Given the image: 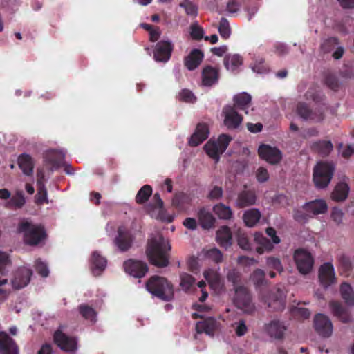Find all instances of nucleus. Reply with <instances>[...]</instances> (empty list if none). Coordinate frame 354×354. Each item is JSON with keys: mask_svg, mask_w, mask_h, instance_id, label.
Returning <instances> with one entry per match:
<instances>
[{"mask_svg": "<svg viewBox=\"0 0 354 354\" xmlns=\"http://www.w3.org/2000/svg\"><path fill=\"white\" fill-rule=\"evenodd\" d=\"M266 273L261 269H256L251 275V280L257 288H261L267 286Z\"/></svg>", "mask_w": 354, "mask_h": 354, "instance_id": "nucleus-42", "label": "nucleus"}, {"mask_svg": "<svg viewBox=\"0 0 354 354\" xmlns=\"http://www.w3.org/2000/svg\"><path fill=\"white\" fill-rule=\"evenodd\" d=\"M37 193L35 196V203L37 205H43L44 203H48L47 197V189L45 185L41 187H37Z\"/></svg>", "mask_w": 354, "mask_h": 354, "instance_id": "nucleus-51", "label": "nucleus"}, {"mask_svg": "<svg viewBox=\"0 0 354 354\" xmlns=\"http://www.w3.org/2000/svg\"><path fill=\"white\" fill-rule=\"evenodd\" d=\"M171 250L169 241L158 234L148 241L146 254L149 262L159 268H164L169 264L168 252Z\"/></svg>", "mask_w": 354, "mask_h": 354, "instance_id": "nucleus-1", "label": "nucleus"}, {"mask_svg": "<svg viewBox=\"0 0 354 354\" xmlns=\"http://www.w3.org/2000/svg\"><path fill=\"white\" fill-rule=\"evenodd\" d=\"M245 189L240 192L235 201V205L238 208H244L252 206L256 203L257 195L254 190L246 189L247 186H244Z\"/></svg>", "mask_w": 354, "mask_h": 354, "instance_id": "nucleus-20", "label": "nucleus"}, {"mask_svg": "<svg viewBox=\"0 0 354 354\" xmlns=\"http://www.w3.org/2000/svg\"><path fill=\"white\" fill-rule=\"evenodd\" d=\"M223 112L225 116L224 124L227 129H234L240 126L243 121V117L238 113L234 107L226 106L224 107Z\"/></svg>", "mask_w": 354, "mask_h": 354, "instance_id": "nucleus-16", "label": "nucleus"}, {"mask_svg": "<svg viewBox=\"0 0 354 354\" xmlns=\"http://www.w3.org/2000/svg\"><path fill=\"white\" fill-rule=\"evenodd\" d=\"M303 209L307 212L313 215H318L324 214L328 209L327 204L325 201L322 199H316L303 205Z\"/></svg>", "mask_w": 354, "mask_h": 354, "instance_id": "nucleus-26", "label": "nucleus"}, {"mask_svg": "<svg viewBox=\"0 0 354 354\" xmlns=\"http://www.w3.org/2000/svg\"><path fill=\"white\" fill-rule=\"evenodd\" d=\"M244 0H229L227 4V10L234 13L239 10Z\"/></svg>", "mask_w": 354, "mask_h": 354, "instance_id": "nucleus-62", "label": "nucleus"}, {"mask_svg": "<svg viewBox=\"0 0 354 354\" xmlns=\"http://www.w3.org/2000/svg\"><path fill=\"white\" fill-rule=\"evenodd\" d=\"M19 232L24 234V241L29 245H37L46 238V232L41 225H34L30 222L24 221L17 228Z\"/></svg>", "mask_w": 354, "mask_h": 354, "instance_id": "nucleus-4", "label": "nucleus"}, {"mask_svg": "<svg viewBox=\"0 0 354 354\" xmlns=\"http://www.w3.org/2000/svg\"><path fill=\"white\" fill-rule=\"evenodd\" d=\"M269 173L266 168L260 167L256 171V178L259 183H263L269 180Z\"/></svg>", "mask_w": 354, "mask_h": 354, "instance_id": "nucleus-60", "label": "nucleus"}, {"mask_svg": "<svg viewBox=\"0 0 354 354\" xmlns=\"http://www.w3.org/2000/svg\"><path fill=\"white\" fill-rule=\"evenodd\" d=\"M227 280L234 285V288L239 286L238 284L241 281V274L236 270H230L227 274Z\"/></svg>", "mask_w": 354, "mask_h": 354, "instance_id": "nucleus-61", "label": "nucleus"}, {"mask_svg": "<svg viewBox=\"0 0 354 354\" xmlns=\"http://www.w3.org/2000/svg\"><path fill=\"white\" fill-rule=\"evenodd\" d=\"M316 332L324 337H329L333 333V324L330 319L324 314H317L314 318Z\"/></svg>", "mask_w": 354, "mask_h": 354, "instance_id": "nucleus-13", "label": "nucleus"}, {"mask_svg": "<svg viewBox=\"0 0 354 354\" xmlns=\"http://www.w3.org/2000/svg\"><path fill=\"white\" fill-rule=\"evenodd\" d=\"M80 314L86 319H90L91 321H93L95 319L97 313L96 311L91 307L87 304H80L78 306Z\"/></svg>", "mask_w": 354, "mask_h": 354, "instance_id": "nucleus-44", "label": "nucleus"}, {"mask_svg": "<svg viewBox=\"0 0 354 354\" xmlns=\"http://www.w3.org/2000/svg\"><path fill=\"white\" fill-rule=\"evenodd\" d=\"M325 84L331 90L337 91L339 88V82L338 79L333 74L328 73L325 75Z\"/></svg>", "mask_w": 354, "mask_h": 354, "instance_id": "nucleus-53", "label": "nucleus"}, {"mask_svg": "<svg viewBox=\"0 0 354 354\" xmlns=\"http://www.w3.org/2000/svg\"><path fill=\"white\" fill-rule=\"evenodd\" d=\"M335 273L331 263L322 264L319 269V280L324 288L330 286L335 281Z\"/></svg>", "mask_w": 354, "mask_h": 354, "instance_id": "nucleus-17", "label": "nucleus"}, {"mask_svg": "<svg viewBox=\"0 0 354 354\" xmlns=\"http://www.w3.org/2000/svg\"><path fill=\"white\" fill-rule=\"evenodd\" d=\"M198 333H205L213 335L216 330V321L213 318H208L203 321L198 322L196 326Z\"/></svg>", "mask_w": 354, "mask_h": 354, "instance_id": "nucleus-35", "label": "nucleus"}, {"mask_svg": "<svg viewBox=\"0 0 354 354\" xmlns=\"http://www.w3.org/2000/svg\"><path fill=\"white\" fill-rule=\"evenodd\" d=\"M146 288L153 297L162 301H171L174 296L173 285L162 277H151L146 283Z\"/></svg>", "mask_w": 354, "mask_h": 354, "instance_id": "nucleus-2", "label": "nucleus"}, {"mask_svg": "<svg viewBox=\"0 0 354 354\" xmlns=\"http://www.w3.org/2000/svg\"><path fill=\"white\" fill-rule=\"evenodd\" d=\"M232 138L227 134H221L219 136L216 142L220 149V152L223 153L226 150Z\"/></svg>", "mask_w": 354, "mask_h": 354, "instance_id": "nucleus-58", "label": "nucleus"}, {"mask_svg": "<svg viewBox=\"0 0 354 354\" xmlns=\"http://www.w3.org/2000/svg\"><path fill=\"white\" fill-rule=\"evenodd\" d=\"M202 83L205 86H212L216 84L219 79V68L210 65L205 66L201 73Z\"/></svg>", "mask_w": 354, "mask_h": 354, "instance_id": "nucleus-23", "label": "nucleus"}, {"mask_svg": "<svg viewBox=\"0 0 354 354\" xmlns=\"http://www.w3.org/2000/svg\"><path fill=\"white\" fill-rule=\"evenodd\" d=\"M339 267L344 273L348 272L352 269V264L350 259L345 254H342L338 258Z\"/></svg>", "mask_w": 354, "mask_h": 354, "instance_id": "nucleus-55", "label": "nucleus"}, {"mask_svg": "<svg viewBox=\"0 0 354 354\" xmlns=\"http://www.w3.org/2000/svg\"><path fill=\"white\" fill-rule=\"evenodd\" d=\"M206 153L212 159L218 160L220 154V149L216 141L209 140L203 147Z\"/></svg>", "mask_w": 354, "mask_h": 354, "instance_id": "nucleus-41", "label": "nucleus"}, {"mask_svg": "<svg viewBox=\"0 0 354 354\" xmlns=\"http://www.w3.org/2000/svg\"><path fill=\"white\" fill-rule=\"evenodd\" d=\"M18 165L23 173L26 176H31L33 172V162L30 156L24 153L18 158Z\"/></svg>", "mask_w": 354, "mask_h": 354, "instance_id": "nucleus-37", "label": "nucleus"}, {"mask_svg": "<svg viewBox=\"0 0 354 354\" xmlns=\"http://www.w3.org/2000/svg\"><path fill=\"white\" fill-rule=\"evenodd\" d=\"M152 194V187L149 185H145L138 192L136 196V201L138 204H143L148 201Z\"/></svg>", "mask_w": 354, "mask_h": 354, "instance_id": "nucleus-43", "label": "nucleus"}, {"mask_svg": "<svg viewBox=\"0 0 354 354\" xmlns=\"http://www.w3.org/2000/svg\"><path fill=\"white\" fill-rule=\"evenodd\" d=\"M243 63V57L238 54H227L224 57L223 64L227 71L236 73Z\"/></svg>", "mask_w": 354, "mask_h": 354, "instance_id": "nucleus-29", "label": "nucleus"}, {"mask_svg": "<svg viewBox=\"0 0 354 354\" xmlns=\"http://www.w3.org/2000/svg\"><path fill=\"white\" fill-rule=\"evenodd\" d=\"M213 211L220 219L230 220L233 216V212L230 206L219 203L213 207Z\"/></svg>", "mask_w": 354, "mask_h": 354, "instance_id": "nucleus-40", "label": "nucleus"}, {"mask_svg": "<svg viewBox=\"0 0 354 354\" xmlns=\"http://www.w3.org/2000/svg\"><path fill=\"white\" fill-rule=\"evenodd\" d=\"M190 35L193 39L201 40L203 38L204 30L202 27L197 24H193L190 26Z\"/></svg>", "mask_w": 354, "mask_h": 354, "instance_id": "nucleus-57", "label": "nucleus"}, {"mask_svg": "<svg viewBox=\"0 0 354 354\" xmlns=\"http://www.w3.org/2000/svg\"><path fill=\"white\" fill-rule=\"evenodd\" d=\"M32 275V271L31 269L25 267L18 268L12 279L13 288L21 289L26 287L29 283Z\"/></svg>", "mask_w": 354, "mask_h": 354, "instance_id": "nucleus-15", "label": "nucleus"}, {"mask_svg": "<svg viewBox=\"0 0 354 354\" xmlns=\"http://www.w3.org/2000/svg\"><path fill=\"white\" fill-rule=\"evenodd\" d=\"M53 340L57 346L64 351H74L77 348L75 339L66 335L60 330L54 333Z\"/></svg>", "mask_w": 354, "mask_h": 354, "instance_id": "nucleus-14", "label": "nucleus"}, {"mask_svg": "<svg viewBox=\"0 0 354 354\" xmlns=\"http://www.w3.org/2000/svg\"><path fill=\"white\" fill-rule=\"evenodd\" d=\"M234 106L236 110L243 111L245 114L249 113V108L251 106L252 97L247 93H241L236 95L234 98Z\"/></svg>", "mask_w": 354, "mask_h": 354, "instance_id": "nucleus-25", "label": "nucleus"}, {"mask_svg": "<svg viewBox=\"0 0 354 354\" xmlns=\"http://www.w3.org/2000/svg\"><path fill=\"white\" fill-rule=\"evenodd\" d=\"M223 189L219 186H214L208 194L207 198L210 200H219L223 196Z\"/></svg>", "mask_w": 354, "mask_h": 354, "instance_id": "nucleus-63", "label": "nucleus"}, {"mask_svg": "<svg viewBox=\"0 0 354 354\" xmlns=\"http://www.w3.org/2000/svg\"><path fill=\"white\" fill-rule=\"evenodd\" d=\"M218 32L220 35L224 39H227L231 35V28L227 19L225 17H222L219 22Z\"/></svg>", "mask_w": 354, "mask_h": 354, "instance_id": "nucleus-48", "label": "nucleus"}, {"mask_svg": "<svg viewBox=\"0 0 354 354\" xmlns=\"http://www.w3.org/2000/svg\"><path fill=\"white\" fill-rule=\"evenodd\" d=\"M305 97L308 100H310L316 103H318L323 101L324 95L322 93V92L317 90L316 86H313L308 88L305 94Z\"/></svg>", "mask_w": 354, "mask_h": 354, "instance_id": "nucleus-46", "label": "nucleus"}, {"mask_svg": "<svg viewBox=\"0 0 354 354\" xmlns=\"http://www.w3.org/2000/svg\"><path fill=\"white\" fill-rule=\"evenodd\" d=\"M0 353L19 354L16 342L4 331L0 332Z\"/></svg>", "mask_w": 354, "mask_h": 354, "instance_id": "nucleus-21", "label": "nucleus"}, {"mask_svg": "<svg viewBox=\"0 0 354 354\" xmlns=\"http://www.w3.org/2000/svg\"><path fill=\"white\" fill-rule=\"evenodd\" d=\"M293 259L298 271L302 274L310 273L313 268L315 260L312 254L304 248L295 250Z\"/></svg>", "mask_w": 354, "mask_h": 354, "instance_id": "nucleus-5", "label": "nucleus"}, {"mask_svg": "<svg viewBox=\"0 0 354 354\" xmlns=\"http://www.w3.org/2000/svg\"><path fill=\"white\" fill-rule=\"evenodd\" d=\"M333 149L332 142L329 140H318L311 145V149L322 157L328 156Z\"/></svg>", "mask_w": 354, "mask_h": 354, "instance_id": "nucleus-32", "label": "nucleus"}, {"mask_svg": "<svg viewBox=\"0 0 354 354\" xmlns=\"http://www.w3.org/2000/svg\"><path fill=\"white\" fill-rule=\"evenodd\" d=\"M266 264L268 268L274 269L279 273L283 271V268L281 264V260L277 257H268L266 260Z\"/></svg>", "mask_w": 354, "mask_h": 354, "instance_id": "nucleus-54", "label": "nucleus"}, {"mask_svg": "<svg viewBox=\"0 0 354 354\" xmlns=\"http://www.w3.org/2000/svg\"><path fill=\"white\" fill-rule=\"evenodd\" d=\"M64 154L62 151L49 150L44 156V161L50 165L52 171L58 169L64 163Z\"/></svg>", "mask_w": 354, "mask_h": 354, "instance_id": "nucleus-24", "label": "nucleus"}, {"mask_svg": "<svg viewBox=\"0 0 354 354\" xmlns=\"http://www.w3.org/2000/svg\"><path fill=\"white\" fill-rule=\"evenodd\" d=\"M261 217V212L256 208L245 211L243 215V220L246 226L252 227L257 225Z\"/></svg>", "mask_w": 354, "mask_h": 354, "instance_id": "nucleus-36", "label": "nucleus"}, {"mask_svg": "<svg viewBox=\"0 0 354 354\" xmlns=\"http://www.w3.org/2000/svg\"><path fill=\"white\" fill-rule=\"evenodd\" d=\"M174 44L170 41L160 40L157 42L153 50V59L158 62H167L171 56Z\"/></svg>", "mask_w": 354, "mask_h": 354, "instance_id": "nucleus-8", "label": "nucleus"}, {"mask_svg": "<svg viewBox=\"0 0 354 354\" xmlns=\"http://www.w3.org/2000/svg\"><path fill=\"white\" fill-rule=\"evenodd\" d=\"M350 187L345 182L338 183L331 193V198L335 202H343L348 196Z\"/></svg>", "mask_w": 354, "mask_h": 354, "instance_id": "nucleus-28", "label": "nucleus"}, {"mask_svg": "<svg viewBox=\"0 0 354 354\" xmlns=\"http://www.w3.org/2000/svg\"><path fill=\"white\" fill-rule=\"evenodd\" d=\"M309 215L299 209H297L294 211L293 218L294 219L301 223H305L308 221Z\"/></svg>", "mask_w": 354, "mask_h": 354, "instance_id": "nucleus-64", "label": "nucleus"}, {"mask_svg": "<svg viewBox=\"0 0 354 354\" xmlns=\"http://www.w3.org/2000/svg\"><path fill=\"white\" fill-rule=\"evenodd\" d=\"M35 268L36 272L41 277H46L48 276L49 270L48 266L40 259H38L35 261Z\"/></svg>", "mask_w": 354, "mask_h": 354, "instance_id": "nucleus-56", "label": "nucleus"}, {"mask_svg": "<svg viewBox=\"0 0 354 354\" xmlns=\"http://www.w3.org/2000/svg\"><path fill=\"white\" fill-rule=\"evenodd\" d=\"M180 6L183 8L187 15L196 17L198 14V7L196 4L189 0H184L180 3Z\"/></svg>", "mask_w": 354, "mask_h": 354, "instance_id": "nucleus-50", "label": "nucleus"}, {"mask_svg": "<svg viewBox=\"0 0 354 354\" xmlns=\"http://www.w3.org/2000/svg\"><path fill=\"white\" fill-rule=\"evenodd\" d=\"M297 114L305 120L319 122L324 119V114L320 109L311 110L305 102H299L297 105Z\"/></svg>", "mask_w": 354, "mask_h": 354, "instance_id": "nucleus-12", "label": "nucleus"}, {"mask_svg": "<svg viewBox=\"0 0 354 354\" xmlns=\"http://www.w3.org/2000/svg\"><path fill=\"white\" fill-rule=\"evenodd\" d=\"M123 266L125 272L135 278L143 277L148 271V266L145 262L132 259L125 261Z\"/></svg>", "mask_w": 354, "mask_h": 354, "instance_id": "nucleus-10", "label": "nucleus"}, {"mask_svg": "<svg viewBox=\"0 0 354 354\" xmlns=\"http://www.w3.org/2000/svg\"><path fill=\"white\" fill-rule=\"evenodd\" d=\"M262 300L272 311H281L286 306L285 295L281 290L278 288L274 293H270L268 297L261 295Z\"/></svg>", "mask_w": 354, "mask_h": 354, "instance_id": "nucleus-11", "label": "nucleus"}, {"mask_svg": "<svg viewBox=\"0 0 354 354\" xmlns=\"http://www.w3.org/2000/svg\"><path fill=\"white\" fill-rule=\"evenodd\" d=\"M209 134V131L208 125L203 122L198 123L188 141L189 145L191 147L199 145L208 138Z\"/></svg>", "mask_w": 354, "mask_h": 354, "instance_id": "nucleus-19", "label": "nucleus"}, {"mask_svg": "<svg viewBox=\"0 0 354 354\" xmlns=\"http://www.w3.org/2000/svg\"><path fill=\"white\" fill-rule=\"evenodd\" d=\"M264 329L270 337L276 339H282L287 328L283 322L279 319H273L265 324Z\"/></svg>", "mask_w": 354, "mask_h": 354, "instance_id": "nucleus-18", "label": "nucleus"}, {"mask_svg": "<svg viewBox=\"0 0 354 354\" xmlns=\"http://www.w3.org/2000/svg\"><path fill=\"white\" fill-rule=\"evenodd\" d=\"M203 276L211 288L218 289L221 287V277L217 270L209 268L204 271Z\"/></svg>", "mask_w": 354, "mask_h": 354, "instance_id": "nucleus-34", "label": "nucleus"}, {"mask_svg": "<svg viewBox=\"0 0 354 354\" xmlns=\"http://www.w3.org/2000/svg\"><path fill=\"white\" fill-rule=\"evenodd\" d=\"M26 203L24 194L22 191H18L10 198L8 205L15 207V208H21Z\"/></svg>", "mask_w": 354, "mask_h": 354, "instance_id": "nucleus-47", "label": "nucleus"}, {"mask_svg": "<svg viewBox=\"0 0 354 354\" xmlns=\"http://www.w3.org/2000/svg\"><path fill=\"white\" fill-rule=\"evenodd\" d=\"M237 243L241 248L245 250H251L250 243L248 236L244 233L239 232L237 234Z\"/></svg>", "mask_w": 354, "mask_h": 354, "instance_id": "nucleus-59", "label": "nucleus"}, {"mask_svg": "<svg viewBox=\"0 0 354 354\" xmlns=\"http://www.w3.org/2000/svg\"><path fill=\"white\" fill-rule=\"evenodd\" d=\"M329 306L333 314L341 322L343 323L351 322V317L349 312L339 301H332L329 303Z\"/></svg>", "mask_w": 354, "mask_h": 354, "instance_id": "nucleus-27", "label": "nucleus"}, {"mask_svg": "<svg viewBox=\"0 0 354 354\" xmlns=\"http://www.w3.org/2000/svg\"><path fill=\"white\" fill-rule=\"evenodd\" d=\"M92 269L94 274H100L106 266V259L95 251L91 257Z\"/></svg>", "mask_w": 354, "mask_h": 354, "instance_id": "nucleus-38", "label": "nucleus"}, {"mask_svg": "<svg viewBox=\"0 0 354 354\" xmlns=\"http://www.w3.org/2000/svg\"><path fill=\"white\" fill-rule=\"evenodd\" d=\"M204 58V53L200 49L194 48L184 57V66L189 71L197 68Z\"/></svg>", "mask_w": 354, "mask_h": 354, "instance_id": "nucleus-22", "label": "nucleus"}, {"mask_svg": "<svg viewBox=\"0 0 354 354\" xmlns=\"http://www.w3.org/2000/svg\"><path fill=\"white\" fill-rule=\"evenodd\" d=\"M339 44L337 37H331L326 39L321 45V49L324 53L330 52Z\"/></svg>", "mask_w": 354, "mask_h": 354, "instance_id": "nucleus-52", "label": "nucleus"}, {"mask_svg": "<svg viewBox=\"0 0 354 354\" xmlns=\"http://www.w3.org/2000/svg\"><path fill=\"white\" fill-rule=\"evenodd\" d=\"M198 218L200 225L203 229L209 230L214 226L215 218L205 207H202L198 210Z\"/></svg>", "mask_w": 354, "mask_h": 354, "instance_id": "nucleus-30", "label": "nucleus"}, {"mask_svg": "<svg viewBox=\"0 0 354 354\" xmlns=\"http://www.w3.org/2000/svg\"><path fill=\"white\" fill-rule=\"evenodd\" d=\"M180 286L182 288V289L185 292L189 290L196 282L195 278L187 273L180 274Z\"/></svg>", "mask_w": 354, "mask_h": 354, "instance_id": "nucleus-45", "label": "nucleus"}, {"mask_svg": "<svg viewBox=\"0 0 354 354\" xmlns=\"http://www.w3.org/2000/svg\"><path fill=\"white\" fill-rule=\"evenodd\" d=\"M217 242L221 247L227 248L232 245V232L229 227L222 226L216 232Z\"/></svg>", "mask_w": 354, "mask_h": 354, "instance_id": "nucleus-33", "label": "nucleus"}, {"mask_svg": "<svg viewBox=\"0 0 354 354\" xmlns=\"http://www.w3.org/2000/svg\"><path fill=\"white\" fill-rule=\"evenodd\" d=\"M205 256L216 263H219L223 261L222 252L216 248L206 250Z\"/></svg>", "mask_w": 354, "mask_h": 354, "instance_id": "nucleus-49", "label": "nucleus"}, {"mask_svg": "<svg viewBox=\"0 0 354 354\" xmlns=\"http://www.w3.org/2000/svg\"><path fill=\"white\" fill-rule=\"evenodd\" d=\"M258 155L261 159L270 165H277L282 159V153L278 148L266 144H262L259 147Z\"/></svg>", "mask_w": 354, "mask_h": 354, "instance_id": "nucleus-7", "label": "nucleus"}, {"mask_svg": "<svg viewBox=\"0 0 354 354\" xmlns=\"http://www.w3.org/2000/svg\"><path fill=\"white\" fill-rule=\"evenodd\" d=\"M234 304L238 308L248 314L252 313L255 309L254 305L252 302L251 295L248 288L244 286L235 288Z\"/></svg>", "mask_w": 354, "mask_h": 354, "instance_id": "nucleus-6", "label": "nucleus"}, {"mask_svg": "<svg viewBox=\"0 0 354 354\" xmlns=\"http://www.w3.org/2000/svg\"><path fill=\"white\" fill-rule=\"evenodd\" d=\"M340 294L347 306H354V291L349 283L344 282L341 284Z\"/></svg>", "mask_w": 354, "mask_h": 354, "instance_id": "nucleus-39", "label": "nucleus"}, {"mask_svg": "<svg viewBox=\"0 0 354 354\" xmlns=\"http://www.w3.org/2000/svg\"><path fill=\"white\" fill-rule=\"evenodd\" d=\"M335 166L332 162L320 161L313 169V180L318 189L326 188L330 183Z\"/></svg>", "mask_w": 354, "mask_h": 354, "instance_id": "nucleus-3", "label": "nucleus"}, {"mask_svg": "<svg viewBox=\"0 0 354 354\" xmlns=\"http://www.w3.org/2000/svg\"><path fill=\"white\" fill-rule=\"evenodd\" d=\"M133 236L131 232L124 227L118 229V234L113 240L115 247L122 252L128 251L132 246Z\"/></svg>", "mask_w": 354, "mask_h": 354, "instance_id": "nucleus-9", "label": "nucleus"}, {"mask_svg": "<svg viewBox=\"0 0 354 354\" xmlns=\"http://www.w3.org/2000/svg\"><path fill=\"white\" fill-rule=\"evenodd\" d=\"M254 240L259 245L257 247L256 251L257 253L261 254L266 252H270L274 249V244L261 233H256L254 235Z\"/></svg>", "mask_w": 354, "mask_h": 354, "instance_id": "nucleus-31", "label": "nucleus"}]
</instances>
